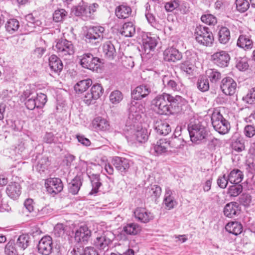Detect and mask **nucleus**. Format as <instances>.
<instances>
[{
    "label": "nucleus",
    "mask_w": 255,
    "mask_h": 255,
    "mask_svg": "<svg viewBox=\"0 0 255 255\" xmlns=\"http://www.w3.org/2000/svg\"><path fill=\"white\" fill-rule=\"evenodd\" d=\"M128 117L126 123V126L128 127L134 128L141 118V114L145 111L142 104L135 101H132L128 105Z\"/></svg>",
    "instance_id": "nucleus-1"
},
{
    "label": "nucleus",
    "mask_w": 255,
    "mask_h": 255,
    "mask_svg": "<svg viewBox=\"0 0 255 255\" xmlns=\"http://www.w3.org/2000/svg\"><path fill=\"white\" fill-rule=\"evenodd\" d=\"M195 38L196 42L200 45L206 46H211L214 42L213 34L210 29L205 26L199 25L197 26L194 32Z\"/></svg>",
    "instance_id": "nucleus-2"
},
{
    "label": "nucleus",
    "mask_w": 255,
    "mask_h": 255,
    "mask_svg": "<svg viewBox=\"0 0 255 255\" xmlns=\"http://www.w3.org/2000/svg\"><path fill=\"white\" fill-rule=\"evenodd\" d=\"M169 98V94L166 93L157 95L151 101V107L153 110L159 115H170Z\"/></svg>",
    "instance_id": "nucleus-3"
},
{
    "label": "nucleus",
    "mask_w": 255,
    "mask_h": 255,
    "mask_svg": "<svg viewBox=\"0 0 255 255\" xmlns=\"http://www.w3.org/2000/svg\"><path fill=\"white\" fill-rule=\"evenodd\" d=\"M188 130L191 140L196 144L200 143L208 134L205 127L200 123L190 124L188 125Z\"/></svg>",
    "instance_id": "nucleus-4"
},
{
    "label": "nucleus",
    "mask_w": 255,
    "mask_h": 255,
    "mask_svg": "<svg viewBox=\"0 0 255 255\" xmlns=\"http://www.w3.org/2000/svg\"><path fill=\"white\" fill-rule=\"evenodd\" d=\"M105 29L101 26H95L88 28L85 35V41L92 45L98 46L104 38Z\"/></svg>",
    "instance_id": "nucleus-5"
},
{
    "label": "nucleus",
    "mask_w": 255,
    "mask_h": 255,
    "mask_svg": "<svg viewBox=\"0 0 255 255\" xmlns=\"http://www.w3.org/2000/svg\"><path fill=\"white\" fill-rule=\"evenodd\" d=\"M212 125L216 131L225 134L230 129V124L219 112H214L211 116Z\"/></svg>",
    "instance_id": "nucleus-6"
},
{
    "label": "nucleus",
    "mask_w": 255,
    "mask_h": 255,
    "mask_svg": "<svg viewBox=\"0 0 255 255\" xmlns=\"http://www.w3.org/2000/svg\"><path fill=\"white\" fill-rule=\"evenodd\" d=\"M54 50L62 57L71 56L75 52L73 44L66 39H58L54 47Z\"/></svg>",
    "instance_id": "nucleus-7"
},
{
    "label": "nucleus",
    "mask_w": 255,
    "mask_h": 255,
    "mask_svg": "<svg viewBox=\"0 0 255 255\" xmlns=\"http://www.w3.org/2000/svg\"><path fill=\"white\" fill-rule=\"evenodd\" d=\"M114 239V235L111 232H103L94 241V246L100 250H108Z\"/></svg>",
    "instance_id": "nucleus-8"
},
{
    "label": "nucleus",
    "mask_w": 255,
    "mask_h": 255,
    "mask_svg": "<svg viewBox=\"0 0 255 255\" xmlns=\"http://www.w3.org/2000/svg\"><path fill=\"white\" fill-rule=\"evenodd\" d=\"M138 123L136 124L135 127L134 128L133 127V129L131 132V134L127 136L128 141L142 143L145 142L147 140L148 134L147 129L143 128L138 129ZM130 129H131L130 128ZM131 129H132V127H131Z\"/></svg>",
    "instance_id": "nucleus-9"
},
{
    "label": "nucleus",
    "mask_w": 255,
    "mask_h": 255,
    "mask_svg": "<svg viewBox=\"0 0 255 255\" xmlns=\"http://www.w3.org/2000/svg\"><path fill=\"white\" fill-rule=\"evenodd\" d=\"M104 89L100 84L93 85L90 92H87L83 97V101L87 105L95 103L103 94Z\"/></svg>",
    "instance_id": "nucleus-10"
},
{
    "label": "nucleus",
    "mask_w": 255,
    "mask_h": 255,
    "mask_svg": "<svg viewBox=\"0 0 255 255\" xmlns=\"http://www.w3.org/2000/svg\"><path fill=\"white\" fill-rule=\"evenodd\" d=\"M100 61L99 58L94 57L92 54L88 53L83 55L80 63L83 67L94 71L98 69Z\"/></svg>",
    "instance_id": "nucleus-11"
},
{
    "label": "nucleus",
    "mask_w": 255,
    "mask_h": 255,
    "mask_svg": "<svg viewBox=\"0 0 255 255\" xmlns=\"http://www.w3.org/2000/svg\"><path fill=\"white\" fill-rule=\"evenodd\" d=\"M211 59L215 65L224 68L228 66L231 58L227 51L220 50L214 53L211 56Z\"/></svg>",
    "instance_id": "nucleus-12"
},
{
    "label": "nucleus",
    "mask_w": 255,
    "mask_h": 255,
    "mask_svg": "<svg viewBox=\"0 0 255 255\" xmlns=\"http://www.w3.org/2000/svg\"><path fill=\"white\" fill-rule=\"evenodd\" d=\"M45 187L49 193L56 194L62 191L63 185L60 178H51L46 180Z\"/></svg>",
    "instance_id": "nucleus-13"
},
{
    "label": "nucleus",
    "mask_w": 255,
    "mask_h": 255,
    "mask_svg": "<svg viewBox=\"0 0 255 255\" xmlns=\"http://www.w3.org/2000/svg\"><path fill=\"white\" fill-rule=\"evenodd\" d=\"M91 236V231L86 225L77 228L74 233V239L77 243H86Z\"/></svg>",
    "instance_id": "nucleus-14"
},
{
    "label": "nucleus",
    "mask_w": 255,
    "mask_h": 255,
    "mask_svg": "<svg viewBox=\"0 0 255 255\" xmlns=\"http://www.w3.org/2000/svg\"><path fill=\"white\" fill-rule=\"evenodd\" d=\"M162 82L165 87L173 91H180L182 85L178 77L165 75L162 78Z\"/></svg>",
    "instance_id": "nucleus-15"
},
{
    "label": "nucleus",
    "mask_w": 255,
    "mask_h": 255,
    "mask_svg": "<svg viewBox=\"0 0 255 255\" xmlns=\"http://www.w3.org/2000/svg\"><path fill=\"white\" fill-rule=\"evenodd\" d=\"M53 250V242L52 238L46 236L42 238L38 245V252L43 255H49Z\"/></svg>",
    "instance_id": "nucleus-16"
},
{
    "label": "nucleus",
    "mask_w": 255,
    "mask_h": 255,
    "mask_svg": "<svg viewBox=\"0 0 255 255\" xmlns=\"http://www.w3.org/2000/svg\"><path fill=\"white\" fill-rule=\"evenodd\" d=\"M221 89L225 95H233L236 91L237 83L231 77L224 78L222 80Z\"/></svg>",
    "instance_id": "nucleus-17"
},
{
    "label": "nucleus",
    "mask_w": 255,
    "mask_h": 255,
    "mask_svg": "<svg viewBox=\"0 0 255 255\" xmlns=\"http://www.w3.org/2000/svg\"><path fill=\"white\" fill-rule=\"evenodd\" d=\"M182 58L181 52L173 46L167 48L163 52L164 60L167 62H176Z\"/></svg>",
    "instance_id": "nucleus-18"
},
{
    "label": "nucleus",
    "mask_w": 255,
    "mask_h": 255,
    "mask_svg": "<svg viewBox=\"0 0 255 255\" xmlns=\"http://www.w3.org/2000/svg\"><path fill=\"white\" fill-rule=\"evenodd\" d=\"M136 220L143 223H147L154 219L152 213L144 208H137L133 212Z\"/></svg>",
    "instance_id": "nucleus-19"
},
{
    "label": "nucleus",
    "mask_w": 255,
    "mask_h": 255,
    "mask_svg": "<svg viewBox=\"0 0 255 255\" xmlns=\"http://www.w3.org/2000/svg\"><path fill=\"white\" fill-rule=\"evenodd\" d=\"M186 103L184 99L180 96L173 97L169 94V105L171 110L170 115L179 112L182 110V106Z\"/></svg>",
    "instance_id": "nucleus-20"
},
{
    "label": "nucleus",
    "mask_w": 255,
    "mask_h": 255,
    "mask_svg": "<svg viewBox=\"0 0 255 255\" xmlns=\"http://www.w3.org/2000/svg\"><path fill=\"white\" fill-rule=\"evenodd\" d=\"M169 145L168 140L166 139H160L156 142V144H152L151 152L155 155H161L167 151Z\"/></svg>",
    "instance_id": "nucleus-21"
},
{
    "label": "nucleus",
    "mask_w": 255,
    "mask_h": 255,
    "mask_svg": "<svg viewBox=\"0 0 255 255\" xmlns=\"http://www.w3.org/2000/svg\"><path fill=\"white\" fill-rule=\"evenodd\" d=\"M112 162L115 168L122 173L127 172L130 167L129 160L125 158L116 156L113 158Z\"/></svg>",
    "instance_id": "nucleus-22"
},
{
    "label": "nucleus",
    "mask_w": 255,
    "mask_h": 255,
    "mask_svg": "<svg viewBox=\"0 0 255 255\" xmlns=\"http://www.w3.org/2000/svg\"><path fill=\"white\" fill-rule=\"evenodd\" d=\"M150 92L151 89L148 86L141 85L135 88L131 95L133 99L139 100L146 97Z\"/></svg>",
    "instance_id": "nucleus-23"
},
{
    "label": "nucleus",
    "mask_w": 255,
    "mask_h": 255,
    "mask_svg": "<svg viewBox=\"0 0 255 255\" xmlns=\"http://www.w3.org/2000/svg\"><path fill=\"white\" fill-rule=\"evenodd\" d=\"M21 188L20 184L15 182H11L6 188V193L12 199H17L20 195Z\"/></svg>",
    "instance_id": "nucleus-24"
},
{
    "label": "nucleus",
    "mask_w": 255,
    "mask_h": 255,
    "mask_svg": "<svg viewBox=\"0 0 255 255\" xmlns=\"http://www.w3.org/2000/svg\"><path fill=\"white\" fill-rule=\"evenodd\" d=\"M154 128L160 135H167L171 131L170 125L166 122L161 120L154 122Z\"/></svg>",
    "instance_id": "nucleus-25"
},
{
    "label": "nucleus",
    "mask_w": 255,
    "mask_h": 255,
    "mask_svg": "<svg viewBox=\"0 0 255 255\" xmlns=\"http://www.w3.org/2000/svg\"><path fill=\"white\" fill-rule=\"evenodd\" d=\"M142 42L145 51L153 50L157 45L156 39L151 37V34L143 33L142 35Z\"/></svg>",
    "instance_id": "nucleus-26"
},
{
    "label": "nucleus",
    "mask_w": 255,
    "mask_h": 255,
    "mask_svg": "<svg viewBox=\"0 0 255 255\" xmlns=\"http://www.w3.org/2000/svg\"><path fill=\"white\" fill-rule=\"evenodd\" d=\"M49 66L50 69L56 73L59 74L63 68L61 59L55 55H52L49 58Z\"/></svg>",
    "instance_id": "nucleus-27"
},
{
    "label": "nucleus",
    "mask_w": 255,
    "mask_h": 255,
    "mask_svg": "<svg viewBox=\"0 0 255 255\" xmlns=\"http://www.w3.org/2000/svg\"><path fill=\"white\" fill-rule=\"evenodd\" d=\"M240 212L239 207L237 203L233 202L227 204L224 207V214L229 218H234Z\"/></svg>",
    "instance_id": "nucleus-28"
},
{
    "label": "nucleus",
    "mask_w": 255,
    "mask_h": 255,
    "mask_svg": "<svg viewBox=\"0 0 255 255\" xmlns=\"http://www.w3.org/2000/svg\"><path fill=\"white\" fill-rule=\"evenodd\" d=\"M82 185V178L80 175L76 176L68 185L69 192L72 195L78 194Z\"/></svg>",
    "instance_id": "nucleus-29"
},
{
    "label": "nucleus",
    "mask_w": 255,
    "mask_h": 255,
    "mask_svg": "<svg viewBox=\"0 0 255 255\" xmlns=\"http://www.w3.org/2000/svg\"><path fill=\"white\" fill-rule=\"evenodd\" d=\"M121 34L127 37H131L135 34V26L132 22L125 23L120 30Z\"/></svg>",
    "instance_id": "nucleus-30"
},
{
    "label": "nucleus",
    "mask_w": 255,
    "mask_h": 255,
    "mask_svg": "<svg viewBox=\"0 0 255 255\" xmlns=\"http://www.w3.org/2000/svg\"><path fill=\"white\" fill-rule=\"evenodd\" d=\"M172 191L169 187L165 188L163 203L167 209L170 210L173 208L176 202L172 196Z\"/></svg>",
    "instance_id": "nucleus-31"
},
{
    "label": "nucleus",
    "mask_w": 255,
    "mask_h": 255,
    "mask_svg": "<svg viewBox=\"0 0 255 255\" xmlns=\"http://www.w3.org/2000/svg\"><path fill=\"white\" fill-rule=\"evenodd\" d=\"M93 127L97 130H107L109 129V122L105 119L98 117L94 119L92 122Z\"/></svg>",
    "instance_id": "nucleus-32"
},
{
    "label": "nucleus",
    "mask_w": 255,
    "mask_h": 255,
    "mask_svg": "<svg viewBox=\"0 0 255 255\" xmlns=\"http://www.w3.org/2000/svg\"><path fill=\"white\" fill-rule=\"evenodd\" d=\"M91 183L92 187L90 194H95L98 192L99 189L102 185L100 181V175L97 174H92L88 175Z\"/></svg>",
    "instance_id": "nucleus-33"
},
{
    "label": "nucleus",
    "mask_w": 255,
    "mask_h": 255,
    "mask_svg": "<svg viewBox=\"0 0 255 255\" xmlns=\"http://www.w3.org/2000/svg\"><path fill=\"white\" fill-rule=\"evenodd\" d=\"M93 82L90 79L83 80L77 82L74 86V90L77 93H82L92 86Z\"/></svg>",
    "instance_id": "nucleus-34"
},
{
    "label": "nucleus",
    "mask_w": 255,
    "mask_h": 255,
    "mask_svg": "<svg viewBox=\"0 0 255 255\" xmlns=\"http://www.w3.org/2000/svg\"><path fill=\"white\" fill-rule=\"evenodd\" d=\"M225 229L229 233L236 236L240 234L243 231V227L240 223L238 222H232L228 223Z\"/></svg>",
    "instance_id": "nucleus-35"
},
{
    "label": "nucleus",
    "mask_w": 255,
    "mask_h": 255,
    "mask_svg": "<svg viewBox=\"0 0 255 255\" xmlns=\"http://www.w3.org/2000/svg\"><path fill=\"white\" fill-rule=\"evenodd\" d=\"M131 13V8L126 5H120L115 10L117 16L119 18H126L129 17Z\"/></svg>",
    "instance_id": "nucleus-36"
},
{
    "label": "nucleus",
    "mask_w": 255,
    "mask_h": 255,
    "mask_svg": "<svg viewBox=\"0 0 255 255\" xmlns=\"http://www.w3.org/2000/svg\"><path fill=\"white\" fill-rule=\"evenodd\" d=\"M141 230V227L137 223H131L127 224L123 228V231L128 235H136Z\"/></svg>",
    "instance_id": "nucleus-37"
},
{
    "label": "nucleus",
    "mask_w": 255,
    "mask_h": 255,
    "mask_svg": "<svg viewBox=\"0 0 255 255\" xmlns=\"http://www.w3.org/2000/svg\"><path fill=\"white\" fill-rule=\"evenodd\" d=\"M218 36L219 42L225 44L229 41L231 38L230 31L227 27L223 26L221 27L218 32Z\"/></svg>",
    "instance_id": "nucleus-38"
},
{
    "label": "nucleus",
    "mask_w": 255,
    "mask_h": 255,
    "mask_svg": "<svg viewBox=\"0 0 255 255\" xmlns=\"http://www.w3.org/2000/svg\"><path fill=\"white\" fill-rule=\"evenodd\" d=\"M237 45L245 49H250L252 48L253 42L248 36L241 35L238 39Z\"/></svg>",
    "instance_id": "nucleus-39"
},
{
    "label": "nucleus",
    "mask_w": 255,
    "mask_h": 255,
    "mask_svg": "<svg viewBox=\"0 0 255 255\" xmlns=\"http://www.w3.org/2000/svg\"><path fill=\"white\" fill-rule=\"evenodd\" d=\"M105 56L109 59H113L116 55L115 47L111 41H107L103 46Z\"/></svg>",
    "instance_id": "nucleus-40"
},
{
    "label": "nucleus",
    "mask_w": 255,
    "mask_h": 255,
    "mask_svg": "<svg viewBox=\"0 0 255 255\" xmlns=\"http://www.w3.org/2000/svg\"><path fill=\"white\" fill-rule=\"evenodd\" d=\"M229 182L232 184H238L243 178V174L239 169L232 170L228 176Z\"/></svg>",
    "instance_id": "nucleus-41"
},
{
    "label": "nucleus",
    "mask_w": 255,
    "mask_h": 255,
    "mask_svg": "<svg viewBox=\"0 0 255 255\" xmlns=\"http://www.w3.org/2000/svg\"><path fill=\"white\" fill-rule=\"evenodd\" d=\"M146 194L154 199H157L161 194V188L157 185H151L146 189Z\"/></svg>",
    "instance_id": "nucleus-42"
},
{
    "label": "nucleus",
    "mask_w": 255,
    "mask_h": 255,
    "mask_svg": "<svg viewBox=\"0 0 255 255\" xmlns=\"http://www.w3.org/2000/svg\"><path fill=\"white\" fill-rule=\"evenodd\" d=\"M236 67L241 71L248 70L249 65L247 57L246 56L236 57Z\"/></svg>",
    "instance_id": "nucleus-43"
},
{
    "label": "nucleus",
    "mask_w": 255,
    "mask_h": 255,
    "mask_svg": "<svg viewBox=\"0 0 255 255\" xmlns=\"http://www.w3.org/2000/svg\"><path fill=\"white\" fill-rule=\"evenodd\" d=\"M29 243V238L27 235L22 234L18 238L15 245L19 248V250H24L28 246Z\"/></svg>",
    "instance_id": "nucleus-44"
},
{
    "label": "nucleus",
    "mask_w": 255,
    "mask_h": 255,
    "mask_svg": "<svg viewBox=\"0 0 255 255\" xmlns=\"http://www.w3.org/2000/svg\"><path fill=\"white\" fill-rule=\"evenodd\" d=\"M19 27L18 21L14 18L9 19L5 24L6 30L10 33H13L17 31Z\"/></svg>",
    "instance_id": "nucleus-45"
},
{
    "label": "nucleus",
    "mask_w": 255,
    "mask_h": 255,
    "mask_svg": "<svg viewBox=\"0 0 255 255\" xmlns=\"http://www.w3.org/2000/svg\"><path fill=\"white\" fill-rule=\"evenodd\" d=\"M197 87L201 92L208 91L210 87L208 79L204 77H199L197 82Z\"/></svg>",
    "instance_id": "nucleus-46"
},
{
    "label": "nucleus",
    "mask_w": 255,
    "mask_h": 255,
    "mask_svg": "<svg viewBox=\"0 0 255 255\" xmlns=\"http://www.w3.org/2000/svg\"><path fill=\"white\" fill-rule=\"evenodd\" d=\"M49 164L48 157L46 156H42L39 159L35 166L36 170L40 173L43 172L46 169H47Z\"/></svg>",
    "instance_id": "nucleus-47"
},
{
    "label": "nucleus",
    "mask_w": 255,
    "mask_h": 255,
    "mask_svg": "<svg viewBox=\"0 0 255 255\" xmlns=\"http://www.w3.org/2000/svg\"><path fill=\"white\" fill-rule=\"evenodd\" d=\"M85 6L86 7H85L84 11V13H83L82 17L84 19L91 17L92 14L96 11V8L98 7V4L94 3L88 6L85 3Z\"/></svg>",
    "instance_id": "nucleus-48"
},
{
    "label": "nucleus",
    "mask_w": 255,
    "mask_h": 255,
    "mask_svg": "<svg viewBox=\"0 0 255 255\" xmlns=\"http://www.w3.org/2000/svg\"><path fill=\"white\" fill-rule=\"evenodd\" d=\"M34 100L37 108H41L47 102V96L41 93L34 94Z\"/></svg>",
    "instance_id": "nucleus-49"
},
{
    "label": "nucleus",
    "mask_w": 255,
    "mask_h": 255,
    "mask_svg": "<svg viewBox=\"0 0 255 255\" xmlns=\"http://www.w3.org/2000/svg\"><path fill=\"white\" fill-rule=\"evenodd\" d=\"M67 16V12L64 9H58L56 10L53 14V20L56 22L62 21Z\"/></svg>",
    "instance_id": "nucleus-50"
},
{
    "label": "nucleus",
    "mask_w": 255,
    "mask_h": 255,
    "mask_svg": "<svg viewBox=\"0 0 255 255\" xmlns=\"http://www.w3.org/2000/svg\"><path fill=\"white\" fill-rule=\"evenodd\" d=\"M208 76L212 83H216L221 79V74L215 69H210L208 72Z\"/></svg>",
    "instance_id": "nucleus-51"
},
{
    "label": "nucleus",
    "mask_w": 255,
    "mask_h": 255,
    "mask_svg": "<svg viewBox=\"0 0 255 255\" xmlns=\"http://www.w3.org/2000/svg\"><path fill=\"white\" fill-rule=\"evenodd\" d=\"M236 4L237 9L241 12L246 11L250 5V3L248 0H236Z\"/></svg>",
    "instance_id": "nucleus-52"
},
{
    "label": "nucleus",
    "mask_w": 255,
    "mask_h": 255,
    "mask_svg": "<svg viewBox=\"0 0 255 255\" xmlns=\"http://www.w3.org/2000/svg\"><path fill=\"white\" fill-rule=\"evenodd\" d=\"M243 100L249 104H255V87L248 91L246 96L243 97Z\"/></svg>",
    "instance_id": "nucleus-53"
},
{
    "label": "nucleus",
    "mask_w": 255,
    "mask_h": 255,
    "mask_svg": "<svg viewBox=\"0 0 255 255\" xmlns=\"http://www.w3.org/2000/svg\"><path fill=\"white\" fill-rule=\"evenodd\" d=\"M201 19L203 22L209 25H214L217 22L216 17L211 14L203 15Z\"/></svg>",
    "instance_id": "nucleus-54"
},
{
    "label": "nucleus",
    "mask_w": 255,
    "mask_h": 255,
    "mask_svg": "<svg viewBox=\"0 0 255 255\" xmlns=\"http://www.w3.org/2000/svg\"><path fill=\"white\" fill-rule=\"evenodd\" d=\"M123 94L119 90L113 91L110 95V100L113 104H118L123 99Z\"/></svg>",
    "instance_id": "nucleus-55"
},
{
    "label": "nucleus",
    "mask_w": 255,
    "mask_h": 255,
    "mask_svg": "<svg viewBox=\"0 0 255 255\" xmlns=\"http://www.w3.org/2000/svg\"><path fill=\"white\" fill-rule=\"evenodd\" d=\"M169 143H170L169 146L175 148H180L184 145L185 141L183 138L175 136L172 138Z\"/></svg>",
    "instance_id": "nucleus-56"
},
{
    "label": "nucleus",
    "mask_w": 255,
    "mask_h": 255,
    "mask_svg": "<svg viewBox=\"0 0 255 255\" xmlns=\"http://www.w3.org/2000/svg\"><path fill=\"white\" fill-rule=\"evenodd\" d=\"M15 246L13 243L8 242L5 247V253L7 255H18V250Z\"/></svg>",
    "instance_id": "nucleus-57"
},
{
    "label": "nucleus",
    "mask_w": 255,
    "mask_h": 255,
    "mask_svg": "<svg viewBox=\"0 0 255 255\" xmlns=\"http://www.w3.org/2000/svg\"><path fill=\"white\" fill-rule=\"evenodd\" d=\"M243 190V187L241 185L236 184L231 186L228 190V194L231 196L236 197L239 195Z\"/></svg>",
    "instance_id": "nucleus-58"
},
{
    "label": "nucleus",
    "mask_w": 255,
    "mask_h": 255,
    "mask_svg": "<svg viewBox=\"0 0 255 255\" xmlns=\"http://www.w3.org/2000/svg\"><path fill=\"white\" fill-rule=\"evenodd\" d=\"M179 5V0H171L165 4L164 7L167 11L171 12L178 8Z\"/></svg>",
    "instance_id": "nucleus-59"
},
{
    "label": "nucleus",
    "mask_w": 255,
    "mask_h": 255,
    "mask_svg": "<svg viewBox=\"0 0 255 255\" xmlns=\"http://www.w3.org/2000/svg\"><path fill=\"white\" fill-rule=\"evenodd\" d=\"M85 7H86L85 3L83 2H81L78 5L75 6L73 9L72 12L77 16H81L83 17Z\"/></svg>",
    "instance_id": "nucleus-60"
},
{
    "label": "nucleus",
    "mask_w": 255,
    "mask_h": 255,
    "mask_svg": "<svg viewBox=\"0 0 255 255\" xmlns=\"http://www.w3.org/2000/svg\"><path fill=\"white\" fill-rule=\"evenodd\" d=\"M239 201L244 206H249L251 203L252 197L248 194H243L240 197Z\"/></svg>",
    "instance_id": "nucleus-61"
},
{
    "label": "nucleus",
    "mask_w": 255,
    "mask_h": 255,
    "mask_svg": "<svg viewBox=\"0 0 255 255\" xmlns=\"http://www.w3.org/2000/svg\"><path fill=\"white\" fill-rule=\"evenodd\" d=\"M228 178V176H226L225 174L222 176H219L217 182L218 185L222 189L226 188L228 181H229Z\"/></svg>",
    "instance_id": "nucleus-62"
},
{
    "label": "nucleus",
    "mask_w": 255,
    "mask_h": 255,
    "mask_svg": "<svg viewBox=\"0 0 255 255\" xmlns=\"http://www.w3.org/2000/svg\"><path fill=\"white\" fill-rule=\"evenodd\" d=\"M180 69L188 74H191L193 71V65L186 62H184L181 64Z\"/></svg>",
    "instance_id": "nucleus-63"
},
{
    "label": "nucleus",
    "mask_w": 255,
    "mask_h": 255,
    "mask_svg": "<svg viewBox=\"0 0 255 255\" xmlns=\"http://www.w3.org/2000/svg\"><path fill=\"white\" fill-rule=\"evenodd\" d=\"M54 233L56 237L63 236L65 233L64 225L62 224H57L54 228Z\"/></svg>",
    "instance_id": "nucleus-64"
}]
</instances>
